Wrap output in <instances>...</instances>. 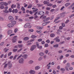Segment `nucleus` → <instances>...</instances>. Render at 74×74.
I'll return each mask as SVG.
<instances>
[{"mask_svg":"<svg viewBox=\"0 0 74 74\" xmlns=\"http://www.w3.org/2000/svg\"><path fill=\"white\" fill-rule=\"evenodd\" d=\"M40 12H36L34 14V15H36L37 14L38 15H40Z\"/></svg>","mask_w":74,"mask_h":74,"instance_id":"obj_16","label":"nucleus"},{"mask_svg":"<svg viewBox=\"0 0 74 74\" xmlns=\"http://www.w3.org/2000/svg\"><path fill=\"white\" fill-rule=\"evenodd\" d=\"M29 73L31 74H35V72L33 70H31L29 71Z\"/></svg>","mask_w":74,"mask_h":74,"instance_id":"obj_10","label":"nucleus"},{"mask_svg":"<svg viewBox=\"0 0 74 74\" xmlns=\"http://www.w3.org/2000/svg\"><path fill=\"white\" fill-rule=\"evenodd\" d=\"M64 13H61L60 14V18H63V17H64Z\"/></svg>","mask_w":74,"mask_h":74,"instance_id":"obj_12","label":"nucleus"},{"mask_svg":"<svg viewBox=\"0 0 74 74\" xmlns=\"http://www.w3.org/2000/svg\"><path fill=\"white\" fill-rule=\"evenodd\" d=\"M49 32V31H46L44 32V33H48Z\"/></svg>","mask_w":74,"mask_h":74,"instance_id":"obj_57","label":"nucleus"},{"mask_svg":"<svg viewBox=\"0 0 74 74\" xmlns=\"http://www.w3.org/2000/svg\"><path fill=\"white\" fill-rule=\"evenodd\" d=\"M45 47H48V44L47 43L45 44Z\"/></svg>","mask_w":74,"mask_h":74,"instance_id":"obj_58","label":"nucleus"},{"mask_svg":"<svg viewBox=\"0 0 74 74\" xmlns=\"http://www.w3.org/2000/svg\"><path fill=\"white\" fill-rule=\"evenodd\" d=\"M29 64H32L33 63V60H31L29 62Z\"/></svg>","mask_w":74,"mask_h":74,"instance_id":"obj_38","label":"nucleus"},{"mask_svg":"<svg viewBox=\"0 0 74 74\" xmlns=\"http://www.w3.org/2000/svg\"><path fill=\"white\" fill-rule=\"evenodd\" d=\"M0 4L1 6H3V5H4V2H1L0 3Z\"/></svg>","mask_w":74,"mask_h":74,"instance_id":"obj_26","label":"nucleus"},{"mask_svg":"<svg viewBox=\"0 0 74 74\" xmlns=\"http://www.w3.org/2000/svg\"><path fill=\"white\" fill-rule=\"evenodd\" d=\"M59 38V37H58L56 38V42H59L60 41V39H58Z\"/></svg>","mask_w":74,"mask_h":74,"instance_id":"obj_15","label":"nucleus"},{"mask_svg":"<svg viewBox=\"0 0 74 74\" xmlns=\"http://www.w3.org/2000/svg\"><path fill=\"white\" fill-rule=\"evenodd\" d=\"M36 27L37 29H39V30H40V29H41V28L40 26L37 27Z\"/></svg>","mask_w":74,"mask_h":74,"instance_id":"obj_52","label":"nucleus"},{"mask_svg":"<svg viewBox=\"0 0 74 74\" xmlns=\"http://www.w3.org/2000/svg\"><path fill=\"white\" fill-rule=\"evenodd\" d=\"M70 4H70V3H66V4H65V5L66 7H68V5H70Z\"/></svg>","mask_w":74,"mask_h":74,"instance_id":"obj_22","label":"nucleus"},{"mask_svg":"<svg viewBox=\"0 0 74 74\" xmlns=\"http://www.w3.org/2000/svg\"><path fill=\"white\" fill-rule=\"evenodd\" d=\"M18 46L20 48H22V45H18Z\"/></svg>","mask_w":74,"mask_h":74,"instance_id":"obj_51","label":"nucleus"},{"mask_svg":"<svg viewBox=\"0 0 74 74\" xmlns=\"http://www.w3.org/2000/svg\"><path fill=\"white\" fill-rule=\"evenodd\" d=\"M36 36H34V35H32V36H31V38H36Z\"/></svg>","mask_w":74,"mask_h":74,"instance_id":"obj_42","label":"nucleus"},{"mask_svg":"<svg viewBox=\"0 0 74 74\" xmlns=\"http://www.w3.org/2000/svg\"><path fill=\"white\" fill-rule=\"evenodd\" d=\"M58 46H59V45L58 44L56 45L53 46V47H58Z\"/></svg>","mask_w":74,"mask_h":74,"instance_id":"obj_35","label":"nucleus"},{"mask_svg":"<svg viewBox=\"0 0 74 74\" xmlns=\"http://www.w3.org/2000/svg\"><path fill=\"white\" fill-rule=\"evenodd\" d=\"M60 70L61 71H62V73H64V71H65V69H64V68H62Z\"/></svg>","mask_w":74,"mask_h":74,"instance_id":"obj_23","label":"nucleus"},{"mask_svg":"<svg viewBox=\"0 0 74 74\" xmlns=\"http://www.w3.org/2000/svg\"><path fill=\"white\" fill-rule=\"evenodd\" d=\"M36 48V45H34L30 49L31 51H33Z\"/></svg>","mask_w":74,"mask_h":74,"instance_id":"obj_4","label":"nucleus"},{"mask_svg":"<svg viewBox=\"0 0 74 74\" xmlns=\"http://www.w3.org/2000/svg\"><path fill=\"white\" fill-rule=\"evenodd\" d=\"M40 15H41L42 16H44V12L42 11H40Z\"/></svg>","mask_w":74,"mask_h":74,"instance_id":"obj_7","label":"nucleus"},{"mask_svg":"<svg viewBox=\"0 0 74 74\" xmlns=\"http://www.w3.org/2000/svg\"><path fill=\"white\" fill-rule=\"evenodd\" d=\"M17 50H18L17 49H14L13 50V51L14 52H15L17 51Z\"/></svg>","mask_w":74,"mask_h":74,"instance_id":"obj_49","label":"nucleus"},{"mask_svg":"<svg viewBox=\"0 0 74 74\" xmlns=\"http://www.w3.org/2000/svg\"><path fill=\"white\" fill-rule=\"evenodd\" d=\"M53 18H54V16H53V15H52L51 16V18L50 20L51 21V20H52V19H53Z\"/></svg>","mask_w":74,"mask_h":74,"instance_id":"obj_45","label":"nucleus"},{"mask_svg":"<svg viewBox=\"0 0 74 74\" xmlns=\"http://www.w3.org/2000/svg\"><path fill=\"white\" fill-rule=\"evenodd\" d=\"M37 11H38V9L37 8L35 10H33V12H36Z\"/></svg>","mask_w":74,"mask_h":74,"instance_id":"obj_40","label":"nucleus"},{"mask_svg":"<svg viewBox=\"0 0 74 74\" xmlns=\"http://www.w3.org/2000/svg\"><path fill=\"white\" fill-rule=\"evenodd\" d=\"M47 6L51 7V6L52 5V4H51V3H49V4H47Z\"/></svg>","mask_w":74,"mask_h":74,"instance_id":"obj_33","label":"nucleus"},{"mask_svg":"<svg viewBox=\"0 0 74 74\" xmlns=\"http://www.w3.org/2000/svg\"><path fill=\"white\" fill-rule=\"evenodd\" d=\"M22 55L21 54L17 58V60H18L19 59H20V58H21V57H22Z\"/></svg>","mask_w":74,"mask_h":74,"instance_id":"obj_36","label":"nucleus"},{"mask_svg":"<svg viewBox=\"0 0 74 74\" xmlns=\"http://www.w3.org/2000/svg\"><path fill=\"white\" fill-rule=\"evenodd\" d=\"M0 8L1 9L3 10L4 8V7L3 6H1L0 7Z\"/></svg>","mask_w":74,"mask_h":74,"instance_id":"obj_48","label":"nucleus"},{"mask_svg":"<svg viewBox=\"0 0 74 74\" xmlns=\"http://www.w3.org/2000/svg\"><path fill=\"white\" fill-rule=\"evenodd\" d=\"M43 3L45 4H48L49 3V2H48V1H44Z\"/></svg>","mask_w":74,"mask_h":74,"instance_id":"obj_28","label":"nucleus"},{"mask_svg":"<svg viewBox=\"0 0 74 74\" xmlns=\"http://www.w3.org/2000/svg\"><path fill=\"white\" fill-rule=\"evenodd\" d=\"M50 19V18L48 17H47L45 19L43 20L44 22H47V21H48Z\"/></svg>","mask_w":74,"mask_h":74,"instance_id":"obj_8","label":"nucleus"},{"mask_svg":"<svg viewBox=\"0 0 74 74\" xmlns=\"http://www.w3.org/2000/svg\"><path fill=\"white\" fill-rule=\"evenodd\" d=\"M27 40H29V38L28 37H25L24 38V40L25 41Z\"/></svg>","mask_w":74,"mask_h":74,"instance_id":"obj_27","label":"nucleus"},{"mask_svg":"<svg viewBox=\"0 0 74 74\" xmlns=\"http://www.w3.org/2000/svg\"><path fill=\"white\" fill-rule=\"evenodd\" d=\"M24 27L25 28L27 27H28V28H31V25H30V23H27L24 25Z\"/></svg>","mask_w":74,"mask_h":74,"instance_id":"obj_1","label":"nucleus"},{"mask_svg":"<svg viewBox=\"0 0 74 74\" xmlns=\"http://www.w3.org/2000/svg\"><path fill=\"white\" fill-rule=\"evenodd\" d=\"M39 42H41V41H42V39L40 38L38 40Z\"/></svg>","mask_w":74,"mask_h":74,"instance_id":"obj_60","label":"nucleus"},{"mask_svg":"<svg viewBox=\"0 0 74 74\" xmlns=\"http://www.w3.org/2000/svg\"><path fill=\"white\" fill-rule=\"evenodd\" d=\"M46 42L47 43H49L50 42V41L49 40H47L46 41Z\"/></svg>","mask_w":74,"mask_h":74,"instance_id":"obj_59","label":"nucleus"},{"mask_svg":"<svg viewBox=\"0 0 74 74\" xmlns=\"http://www.w3.org/2000/svg\"><path fill=\"white\" fill-rule=\"evenodd\" d=\"M43 59V58L42 57H40L39 58L38 60L40 61L41 60H42Z\"/></svg>","mask_w":74,"mask_h":74,"instance_id":"obj_43","label":"nucleus"},{"mask_svg":"<svg viewBox=\"0 0 74 74\" xmlns=\"http://www.w3.org/2000/svg\"><path fill=\"white\" fill-rule=\"evenodd\" d=\"M12 12L13 13H14V12L15 13H17V12H18V10H17V9H16L15 10L13 9L12 10Z\"/></svg>","mask_w":74,"mask_h":74,"instance_id":"obj_9","label":"nucleus"},{"mask_svg":"<svg viewBox=\"0 0 74 74\" xmlns=\"http://www.w3.org/2000/svg\"><path fill=\"white\" fill-rule=\"evenodd\" d=\"M7 66H8V64H5L4 66V69H6V67H7Z\"/></svg>","mask_w":74,"mask_h":74,"instance_id":"obj_41","label":"nucleus"},{"mask_svg":"<svg viewBox=\"0 0 74 74\" xmlns=\"http://www.w3.org/2000/svg\"><path fill=\"white\" fill-rule=\"evenodd\" d=\"M60 18V17L58 16L56 18V20H55L54 21V22H56V21H58V20L59 19V18Z\"/></svg>","mask_w":74,"mask_h":74,"instance_id":"obj_18","label":"nucleus"},{"mask_svg":"<svg viewBox=\"0 0 74 74\" xmlns=\"http://www.w3.org/2000/svg\"><path fill=\"white\" fill-rule=\"evenodd\" d=\"M15 7H16V5L13 4H12L11 6V8H15Z\"/></svg>","mask_w":74,"mask_h":74,"instance_id":"obj_17","label":"nucleus"},{"mask_svg":"<svg viewBox=\"0 0 74 74\" xmlns=\"http://www.w3.org/2000/svg\"><path fill=\"white\" fill-rule=\"evenodd\" d=\"M8 18L10 21H13V20H14V17L11 16H9Z\"/></svg>","mask_w":74,"mask_h":74,"instance_id":"obj_3","label":"nucleus"},{"mask_svg":"<svg viewBox=\"0 0 74 74\" xmlns=\"http://www.w3.org/2000/svg\"><path fill=\"white\" fill-rule=\"evenodd\" d=\"M69 68L68 67H67V66L65 67V69L66 70V71H69Z\"/></svg>","mask_w":74,"mask_h":74,"instance_id":"obj_62","label":"nucleus"},{"mask_svg":"<svg viewBox=\"0 0 74 74\" xmlns=\"http://www.w3.org/2000/svg\"><path fill=\"white\" fill-rule=\"evenodd\" d=\"M21 10L22 11H25V9L24 8V7H22L21 8Z\"/></svg>","mask_w":74,"mask_h":74,"instance_id":"obj_47","label":"nucleus"},{"mask_svg":"<svg viewBox=\"0 0 74 74\" xmlns=\"http://www.w3.org/2000/svg\"><path fill=\"white\" fill-rule=\"evenodd\" d=\"M11 23H12V24H13V25H15V24H16V21H12L11 22Z\"/></svg>","mask_w":74,"mask_h":74,"instance_id":"obj_20","label":"nucleus"},{"mask_svg":"<svg viewBox=\"0 0 74 74\" xmlns=\"http://www.w3.org/2000/svg\"><path fill=\"white\" fill-rule=\"evenodd\" d=\"M64 41H63L62 42H60L59 44L61 45V44H64Z\"/></svg>","mask_w":74,"mask_h":74,"instance_id":"obj_54","label":"nucleus"},{"mask_svg":"<svg viewBox=\"0 0 74 74\" xmlns=\"http://www.w3.org/2000/svg\"><path fill=\"white\" fill-rule=\"evenodd\" d=\"M16 38H14L12 39V42L13 43L16 42Z\"/></svg>","mask_w":74,"mask_h":74,"instance_id":"obj_25","label":"nucleus"},{"mask_svg":"<svg viewBox=\"0 0 74 74\" xmlns=\"http://www.w3.org/2000/svg\"><path fill=\"white\" fill-rule=\"evenodd\" d=\"M74 16V14H73L71 15V16H70L69 17V18H71L72 17H73V16Z\"/></svg>","mask_w":74,"mask_h":74,"instance_id":"obj_63","label":"nucleus"},{"mask_svg":"<svg viewBox=\"0 0 74 74\" xmlns=\"http://www.w3.org/2000/svg\"><path fill=\"white\" fill-rule=\"evenodd\" d=\"M38 16L37 15H35V16L34 17V19H37V18H38Z\"/></svg>","mask_w":74,"mask_h":74,"instance_id":"obj_37","label":"nucleus"},{"mask_svg":"<svg viewBox=\"0 0 74 74\" xmlns=\"http://www.w3.org/2000/svg\"><path fill=\"white\" fill-rule=\"evenodd\" d=\"M36 32H37V33H39V34L41 33L42 32L41 31V30H40V31H37Z\"/></svg>","mask_w":74,"mask_h":74,"instance_id":"obj_53","label":"nucleus"},{"mask_svg":"<svg viewBox=\"0 0 74 74\" xmlns=\"http://www.w3.org/2000/svg\"><path fill=\"white\" fill-rule=\"evenodd\" d=\"M39 55H40V56H44V53L43 52H41L39 53Z\"/></svg>","mask_w":74,"mask_h":74,"instance_id":"obj_21","label":"nucleus"},{"mask_svg":"<svg viewBox=\"0 0 74 74\" xmlns=\"http://www.w3.org/2000/svg\"><path fill=\"white\" fill-rule=\"evenodd\" d=\"M4 51H5V52H7L8 51V50H9V49H7V48H5L4 49Z\"/></svg>","mask_w":74,"mask_h":74,"instance_id":"obj_30","label":"nucleus"},{"mask_svg":"<svg viewBox=\"0 0 74 74\" xmlns=\"http://www.w3.org/2000/svg\"><path fill=\"white\" fill-rule=\"evenodd\" d=\"M32 7V4H29L27 8H31Z\"/></svg>","mask_w":74,"mask_h":74,"instance_id":"obj_19","label":"nucleus"},{"mask_svg":"<svg viewBox=\"0 0 74 74\" xmlns=\"http://www.w3.org/2000/svg\"><path fill=\"white\" fill-rule=\"evenodd\" d=\"M48 50H46L45 51V53H46V54L47 53H48Z\"/></svg>","mask_w":74,"mask_h":74,"instance_id":"obj_56","label":"nucleus"},{"mask_svg":"<svg viewBox=\"0 0 74 74\" xmlns=\"http://www.w3.org/2000/svg\"><path fill=\"white\" fill-rule=\"evenodd\" d=\"M23 57L24 58H27V54H25L23 56Z\"/></svg>","mask_w":74,"mask_h":74,"instance_id":"obj_24","label":"nucleus"},{"mask_svg":"<svg viewBox=\"0 0 74 74\" xmlns=\"http://www.w3.org/2000/svg\"><path fill=\"white\" fill-rule=\"evenodd\" d=\"M62 27H64L65 26V24L64 23H62Z\"/></svg>","mask_w":74,"mask_h":74,"instance_id":"obj_61","label":"nucleus"},{"mask_svg":"<svg viewBox=\"0 0 74 74\" xmlns=\"http://www.w3.org/2000/svg\"><path fill=\"white\" fill-rule=\"evenodd\" d=\"M12 64H8V68L9 69H10L12 68Z\"/></svg>","mask_w":74,"mask_h":74,"instance_id":"obj_11","label":"nucleus"},{"mask_svg":"<svg viewBox=\"0 0 74 74\" xmlns=\"http://www.w3.org/2000/svg\"><path fill=\"white\" fill-rule=\"evenodd\" d=\"M17 56H18V55H15L14 57L13 58V60H15V59H16V58L17 57Z\"/></svg>","mask_w":74,"mask_h":74,"instance_id":"obj_39","label":"nucleus"},{"mask_svg":"<svg viewBox=\"0 0 74 74\" xmlns=\"http://www.w3.org/2000/svg\"><path fill=\"white\" fill-rule=\"evenodd\" d=\"M35 70H38L40 69V67L38 66H37L35 67Z\"/></svg>","mask_w":74,"mask_h":74,"instance_id":"obj_31","label":"nucleus"},{"mask_svg":"<svg viewBox=\"0 0 74 74\" xmlns=\"http://www.w3.org/2000/svg\"><path fill=\"white\" fill-rule=\"evenodd\" d=\"M17 31H18V28H15L14 30V32L15 33H16Z\"/></svg>","mask_w":74,"mask_h":74,"instance_id":"obj_44","label":"nucleus"},{"mask_svg":"<svg viewBox=\"0 0 74 74\" xmlns=\"http://www.w3.org/2000/svg\"><path fill=\"white\" fill-rule=\"evenodd\" d=\"M18 62L19 63L21 64H23L24 63V60L22 58H21L18 60Z\"/></svg>","mask_w":74,"mask_h":74,"instance_id":"obj_2","label":"nucleus"},{"mask_svg":"<svg viewBox=\"0 0 74 74\" xmlns=\"http://www.w3.org/2000/svg\"><path fill=\"white\" fill-rule=\"evenodd\" d=\"M69 69L70 70H73V68L70 67L69 68Z\"/></svg>","mask_w":74,"mask_h":74,"instance_id":"obj_55","label":"nucleus"},{"mask_svg":"<svg viewBox=\"0 0 74 74\" xmlns=\"http://www.w3.org/2000/svg\"><path fill=\"white\" fill-rule=\"evenodd\" d=\"M36 45L37 48H38L39 46V44H38V42H36Z\"/></svg>","mask_w":74,"mask_h":74,"instance_id":"obj_32","label":"nucleus"},{"mask_svg":"<svg viewBox=\"0 0 74 74\" xmlns=\"http://www.w3.org/2000/svg\"><path fill=\"white\" fill-rule=\"evenodd\" d=\"M50 36L51 37H53L55 36V34H51Z\"/></svg>","mask_w":74,"mask_h":74,"instance_id":"obj_34","label":"nucleus"},{"mask_svg":"<svg viewBox=\"0 0 74 74\" xmlns=\"http://www.w3.org/2000/svg\"><path fill=\"white\" fill-rule=\"evenodd\" d=\"M12 33V30H8L7 32V33L8 34V35H10V34H11V33Z\"/></svg>","mask_w":74,"mask_h":74,"instance_id":"obj_5","label":"nucleus"},{"mask_svg":"<svg viewBox=\"0 0 74 74\" xmlns=\"http://www.w3.org/2000/svg\"><path fill=\"white\" fill-rule=\"evenodd\" d=\"M49 22H48L44 23L42 24V25L44 26H45V25H47V24H48V23H49Z\"/></svg>","mask_w":74,"mask_h":74,"instance_id":"obj_13","label":"nucleus"},{"mask_svg":"<svg viewBox=\"0 0 74 74\" xmlns=\"http://www.w3.org/2000/svg\"><path fill=\"white\" fill-rule=\"evenodd\" d=\"M63 58V56L62 55L61 56L60 59L61 60Z\"/></svg>","mask_w":74,"mask_h":74,"instance_id":"obj_64","label":"nucleus"},{"mask_svg":"<svg viewBox=\"0 0 74 74\" xmlns=\"http://www.w3.org/2000/svg\"><path fill=\"white\" fill-rule=\"evenodd\" d=\"M29 33H30L31 32H34V30L33 29H30L28 30V31Z\"/></svg>","mask_w":74,"mask_h":74,"instance_id":"obj_14","label":"nucleus"},{"mask_svg":"<svg viewBox=\"0 0 74 74\" xmlns=\"http://www.w3.org/2000/svg\"><path fill=\"white\" fill-rule=\"evenodd\" d=\"M3 12H5V13H8L9 12V11L7 10H4Z\"/></svg>","mask_w":74,"mask_h":74,"instance_id":"obj_50","label":"nucleus"},{"mask_svg":"<svg viewBox=\"0 0 74 74\" xmlns=\"http://www.w3.org/2000/svg\"><path fill=\"white\" fill-rule=\"evenodd\" d=\"M4 5H5V6H7V5H8V3H7L6 2H4Z\"/></svg>","mask_w":74,"mask_h":74,"instance_id":"obj_46","label":"nucleus"},{"mask_svg":"<svg viewBox=\"0 0 74 74\" xmlns=\"http://www.w3.org/2000/svg\"><path fill=\"white\" fill-rule=\"evenodd\" d=\"M66 67H70V63H67L66 66Z\"/></svg>","mask_w":74,"mask_h":74,"instance_id":"obj_29","label":"nucleus"},{"mask_svg":"<svg viewBox=\"0 0 74 74\" xmlns=\"http://www.w3.org/2000/svg\"><path fill=\"white\" fill-rule=\"evenodd\" d=\"M8 27H14V25L13 24L10 23L9 24L7 25Z\"/></svg>","mask_w":74,"mask_h":74,"instance_id":"obj_6","label":"nucleus"}]
</instances>
